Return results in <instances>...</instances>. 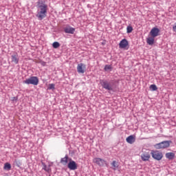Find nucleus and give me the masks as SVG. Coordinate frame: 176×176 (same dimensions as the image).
Wrapping results in <instances>:
<instances>
[{
  "label": "nucleus",
  "instance_id": "obj_1",
  "mask_svg": "<svg viewBox=\"0 0 176 176\" xmlns=\"http://www.w3.org/2000/svg\"><path fill=\"white\" fill-rule=\"evenodd\" d=\"M47 13V5L43 3L42 1H38V12L36 14L38 20H43L46 17Z\"/></svg>",
  "mask_w": 176,
  "mask_h": 176
},
{
  "label": "nucleus",
  "instance_id": "obj_2",
  "mask_svg": "<svg viewBox=\"0 0 176 176\" xmlns=\"http://www.w3.org/2000/svg\"><path fill=\"white\" fill-rule=\"evenodd\" d=\"M171 143V140H166L155 144L154 146L155 149H166L167 148H170Z\"/></svg>",
  "mask_w": 176,
  "mask_h": 176
},
{
  "label": "nucleus",
  "instance_id": "obj_3",
  "mask_svg": "<svg viewBox=\"0 0 176 176\" xmlns=\"http://www.w3.org/2000/svg\"><path fill=\"white\" fill-rule=\"evenodd\" d=\"M23 83H25V85H33L34 86H38L39 84V79L36 76H32L23 80Z\"/></svg>",
  "mask_w": 176,
  "mask_h": 176
},
{
  "label": "nucleus",
  "instance_id": "obj_4",
  "mask_svg": "<svg viewBox=\"0 0 176 176\" xmlns=\"http://www.w3.org/2000/svg\"><path fill=\"white\" fill-rule=\"evenodd\" d=\"M151 156L155 160H162L163 159V153L159 151H151Z\"/></svg>",
  "mask_w": 176,
  "mask_h": 176
},
{
  "label": "nucleus",
  "instance_id": "obj_5",
  "mask_svg": "<svg viewBox=\"0 0 176 176\" xmlns=\"http://www.w3.org/2000/svg\"><path fill=\"white\" fill-rule=\"evenodd\" d=\"M93 163H96V164H98V166H100V167H104V166H108L107 161L98 157L94 158L93 160Z\"/></svg>",
  "mask_w": 176,
  "mask_h": 176
},
{
  "label": "nucleus",
  "instance_id": "obj_6",
  "mask_svg": "<svg viewBox=\"0 0 176 176\" xmlns=\"http://www.w3.org/2000/svg\"><path fill=\"white\" fill-rule=\"evenodd\" d=\"M100 85L103 87V89H105L106 90H113V87H112L111 83H109L107 80H100Z\"/></svg>",
  "mask_w": 176,
  "mask_h": 176
},
{
  "label": "nucleus",
  "instance_id": "obj_7",
  "mask_svg": "<svg viewBox=\"0 0 176 176\" xmlns=\"http://www.w3.org/2000/svg\"><path fill=\"white\" fill-rule=\"evenodd\" d=\"M160 33V30H159V28H153L150 32V35H151V36H153V38H156V36H159Z\"/></svg>",
  "mask_w": 176,
  "mask_h": 176
},
{
  "label": "nucleus",
  "instance_id": "obj_8",
  "mask_svg": "<svg viewBox=\"0 0 176 176\" xmlns=\"http://www.w3.org/2000/svg\"><path fill=\"white\" fill-rule=\"evenodd\" d=\"M120 49H126L129 46L127 39L123 38L119 43Z\"/></svg>",
  "mask_w": 176,
  "mask_h": 176
},
{
  "label": "nucleus",
  "instance_id": "obj_9",
  "mask_svg": "<svg viewBox=\"0 0 176 176\" xmlns=\"http://www.w3.org/2000/svg\"><path fill=\"white\" fill-rule=\"evenodd\" d=\"M67 167L68 168H69V170H76V168H78V164H76V162H75V161L70 160Z\"/></svg>",
  "mask_w": 176,
  "mask_h": 176
},
{
  "label": "nucleus",
  "instance_id": "obj_10",
  "mask_svg": "<svg viewBox=\"0 0 176 176\" xmlns=\"http://www.w3.org/2000/svg\"><path fill=\"white\" fill-rule=\"evenodd\" d=\"M85 69H86V65L83 63H80L77 66V71L78 74H85Z\"/></svg>",
  "mask_w": 176,
  "mask_h": 176
},
{
  "label": "nucleus",
  "instance_id": "obj_11",
  "mask_svg": "<svg viewBox=\"0 0 176 176\" xmlns=\"http://www.w3.org/2000/svg\"><path fill=\"white\" fill-rule=\"evenodd\" d=\"M64 32H65V34H74L75 32V28L69 26V25H67L66 27L64 28Z\"/></svg>",
  "mask_w": 176,
  "mask_h": 176
},
{
  "label": "nucleus",
  "instance_id": "obj_12",
  "mask_svg": "<svg viewBox=\"0 0 176 176\" xmlns=\"http://www.w3.org/2000/svg\"><path fill=\"white\" fill-rule=\"evenodd\" d=\"M141 159L143 162H148L151 159V154L149 153H144L141 155Z\"/></svg>",
  "mask_w": 176,
  "mask_h": 176
},
{
  "label": "nucleus",
  "instance_id": "obj_13",
  "mask_svg": "<svg viewBox=\"0 0 176 176\" xmlns=\"http://www.w3.org/2000/svg\"><path fill=\"white\" fill-rule=\"evenodd\" d=\"M11 60L12 63H14V64H19V54L17 53H15L13 55H12Z\"/></svg>",
  "mask_w": 176,
  "mask_h": 176
},
{
  "label": "nucleus",
  "instance_id": "obj_14",
  "mask_svg": "<svg viewBox=\"0 0 176 176\" xmlns=\"http://www.w3.org/2000/svg\"><path fill=\"white\" fill-rule=\"evenodd\" d=\"M126 141L128 142V144H134V142H135V136L133 135H129L126 138Z\"/></svg>",
  "mask_w": 176,
  "mask_h": 176
},
{
  "label": "nucleus",
  "instance_id": "obj_15",
  "mask_svg": "<svg viewBox=\"0 0 176 176\" xmlns=\"http://www.w3.org/2000/svg\"><path fill=\"white\" fill-rule=\"evenodd\" d=\"M165 157H166V159H168V160H174V157H175V153H166L165 154Z\"/></svg>",
  "mask_w": 176,
  "mask_h": 176
},
{
  "label": "nucleus",
  "instance_id": "obj_16",
  "mask_svg": "<svg viewBox=\"0 0 176 176\" xmlns=\"http://www.w3.org/2000/svg\"><path fill=\"white\" fill-rule=\"evenodd\" d=\"M146 43L150 45H153L155 43V37L151 36V37L147 38Z\"/></svg>",
  "mask_w": 176,
  "mask_h": 176
},
{
  "label": "nucleus",
  "instance_id": "obj_17",
  "mask_svg": "<svg viewBox=\"0 0 176 176\" xmlns=\"http://www.w3.org/2000/svg\"><path fill=\"white\" fill-rule=\"evenodd\" d=\"M60 163L63 164V166H67L68 164V155H65V157L61 158Z\"/></svg>",
  "mask_w": 176,
  "mask_h": 176
},
{
  "label": "nucleus",
  "instance_id": "obj_18",
  "mask_svg": "<svg viewBox=\"0 0 176 176\" xmlns=\"http://www.w3.org/2000/svg\"><path fill=\"white\" fill-rule=\"evenodd\" d=\"M111 164L113 167V170H116V168H118L119 167V162H118L116 161H113Z\"/></svg>",
  "mask_w": 176,
  "mask_h": 176
},
{
  "label": "nucleus",
  "instance_id": "obj_19",
  "mask_svg": "<svg viewBox=\"0 0 176 176\" xmlns=\"http://www.w3.org/2000/svg\"><path fill=\"white\" fill-rule=\"evenodd\" d=\"M3 168L4 170H10V168H12V165L7 162L4 164Z\"/></svg>",
  "mask_w": 176,
  "mask_h": 176
},
{
  "label": "nucleus",
  "instance_id": "obj_20",
  "mask_svg": "<svg viewBox=\"0 0 176 176\" xmlns=\"http://www.w3.org/2000/svg\"><path fill=\"white\" fill-rule=\"evenodd\" d=\"M43 170H45V171H47V173H50L52 171V169H50V167H47L46 164H43Z\"/></svg>",
  "mask_w": 176,
  "mask_h": 176
},
{
  "label": "nucleus",
  "instance_id": "obj_21",
  "mask_svg": "<svg viewBox=\"0 0 176 176\" xmlns=\"http://www.w3.org/2000/svg\"><path fill=\"white\" fill-rule=\"evenodd\" d=\"M52 46L54 49H58V47H60V43L54 42L53 43Z\"/></svg>",
  "mask_w": 176,
  "mask_h": 176
},
{
  "label": "nucleus",
  "instance_id": "obj_22",
  "mask_svg": "<svg viewBox=\"0 0 176 176\" xmlns=\"http://www.w3.org/2000/svg\"><path fill=\"white\" fill-rule=\"evenodd\" d=\"M150 90H152V91H156V90H157V87L156 85H151L150 86Z\"/></svg>",
  "mask_w": 176,
  "mask_h": 176
},
{
  "label": "nucleus",
  "instance_id": "obj_23",
  "mask_svg": "<svg viewBox=\"0 0 176 176\" xmlns=\"http://www.w3.org/2000/svg\"><path fill=\"white\" fill-rule=\"evenodd\" d=\"M126 32H127V34H131V32H133V27L127 26Z\"/></svg>",
  "mask_w": 176,
  "mask_h": 176
},
{
  "label": "nucleus",
  "instance_id": "obj_24",
  "mask_svg": "<svg viewBox=\"0 0 176 176\" xmlns=\"http://www.w3.org/2000/svg\"><path fill=\"white\" fill-rule=\"evenodd\" d=\"M55 86L56 85L54 84H50L48 86V90H54Z\"/></svg>",
  "mask_w": 176,
  "mask_h": 176
},
{
  "label": "nucleus",
  "instance_id": "obj_25",
  "mask_svg": "<svg viewBox=\"0 0 176 176\" xmlns=\"http://www.w3.org/2000/svg\"><path fill=\"white\" fill-rule=\"evenodd\" d=\"M109 69H112V66H111L109 65H106L104 66V71H108Z\"/></svg>",
  "mask_w": 176,
  "mask_h": 176
},
{
  "label": "nucleus",
  "instance_id": "obj_26",
  "mask_svg": "<svg viewBox=\"0 0 176 176\" xmlns=\"http://www.w3.org/2000/svg\"><path fill=\"white\" fill-rule=\"evenodd\" d=\"M40 64H41L43 67H45V65H46V62L41 61L40 62Z\"/></svg>",
  "mask_w": 176,
  "mask_h": 176
},
{
  "label": "nucleus",
  "instance_id": "obj_27",
  "mask_svg": "<svg viewBox=\"0 0 176 176\" xmlns=\"http://www.w3.org/2000/svg\"><path fill=\"white\" fill-rule=\"evenodd\" d=\"M12 101H17V97H13Z\"/></svg>",
  "mask_w": 176,
  "mask_h": 176
}]
</instances>
